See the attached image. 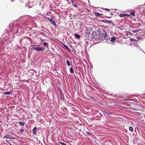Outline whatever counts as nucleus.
Segmentation results:
<instances>
[{
	"label": "nucleus",
	"instance_id": "1",
	"mask_svg": "<svg viewBox=\"0 0 145 145\" xmlns=\"http://www.w3.org/2000/svg\"><path fill=\"white\" fill-rule=\"evenodd\" d=\"M3 138H6L9 139H15V138H12V137L11 136H10V135H6L4 136L3 137Z\"/></svg>",
	"mask_w": 145,
	"mask_h": 145
},
{
	"label": "nucleus",
	"instance_id": "2",
	"mask_svg": "<svg viewBox=\"0 0 145 145\" xmlns=\"http://www.w3.org/2000/svg\"><path fill=\"white\" fill-rule=\"evenodd\" d=\"M44 50L43 47H37V49L36 50L38 52H40V51H43Z\"/></svg>",
	"mask_w": 145,
	"mask_h": 145
},
{
	"label": "nucleus",
	"instance_id": "3",
	"mask_svg": "<svg viewBox=\"0 0 145 145\" xmlns=\"http://www.w3.org/2000/svg\"><path fill=\"white\" fill-rule=\"evenodd\" d=\"M37 128L36 127H35L33 130V133L35 135H36L37 134Z\"/></svg>",
	"mask_w": 145,
	"mask_h": 145
},
{
	"label": "nucleus",
	"instance_id": "4",
	"mask_svg": "<svg viewBox=\"0 0 145 145\" xmlns=\"http://www.w3.org/2000/svg\"><path fill=\"white\" fill-rule=\"evenodd\" d=\"M50 22L52 24L54 25L55 26H56V23L52 19H51V20L50 21Z\"/></svg>",
	"mask_w": 145,
	"mask_h": 145
},
{
	"label": "nucleus",
	"instance_id": "5",
	"mask_svg": "<svg viewBox=\"0 0 145 145\" xmlns=\"http://www.w3.org/2000/svg\"><path fill=\"white\" fill-rule=\"evenodd\" d=\"M140 47L137 45H135V48H134V49L135 50H139V49H140Z\"/></svg>",
	"mask_w": 145,
	"mask_h": 145
},
{
	"label": "nucleus",
	"instance_id": "6",
	"mask_svg": "<svg viewBox=\"0 0 145 145\" xmlns=\"http://www.w3.org/2000/svg\"><path fill=\"white\" fill-rule=\"evenodd\" d=\"M128 16V15L127 14H120V16L121 17L126 16Z\"/></svg>",
	"mask_w": 145,
	"mask_h": 145
},
{
	"label": "nucleus",
	"instance_id": "7",
	"mask_svg": "<svg viewBox=\"0 0 145 145\" xmlns=\"http://www.w3.org/2000/svg\"><path fill=\"white\" fill-rule=\"evenodd\" d=\"M18 123L21 126H23L25 125V122L23 121H19Z\"/></svg>",
	"mask_w": 145,
	"mask_h": 145
},
{
	"label": "nucleus",
	"instance_id": "8",
	"mask_svg": "<svg viewBox=\"0 0 145 145\" xmlns=\"http://www.w3.org/2000/svg\"><path fill=\"white\" fill-rule=\"evenodd\" d=\"M103 21L104 22L109 24L112 23V20H103Z\"/></svg>",
	"mask_w": 145,
	"mask_h": 145
},
{
	"label": "nucleus",
	"instance_id": "9",
	"mask_svg": "<svg viewBox=\"0 0 145 145\" xmlns=\"http://www.w3.org/2000/svg\"><path fill=\"white\" fill-rule=\"evenodd\" d=\"M43 45L44 46H46L48 48V44L47 42H44L43 43Z\"/></svg>",
	"mask_w": 145,
	"mask_h": 145
},
{
	"label": "nucleus",
	"instance_id": "10",
	"mask_svg": "<svg viewBox=\"0 0 145 145\" xmlns=\"http://www.w3.org/2000/svg\"><path fill=\"white\" fill-rule=\"evenodd\" d=\"M135 12L134 10L131 11L130 13V14L132 15L133 16H135Z\"/></svg>",
	"mask_w": 145,
	"mask_h": 145
},
{
	"label": "nucleus",
	"instance_id": "11",
	"mask_svg": "<svg viewBox=\"0 0 145 145\" xmlns=\"http://www.w3.org/2000/svg\"><path fill=\"white\" fill-rule=\"evenodd\" d=\"M116 40V39L114 37H112L110 41L112 42H114Z\"/></svg>",
	"mask_w": 145,
	"mask_h": 145
},
{
	"label": "nucleus",
	"instance_id": "12",
	"mask_svg": "<svg viewBox=\"0 0 145 145\" xmlns=\"http://www.w3.org/2000/svg\"><path fill=\"white\" fill-rule=\"evenodd\" d=\"M70 72L71 73L73 74L74 73L73 69L72 68H71V67L70 68Z\"/></svg>",
	"mask_w": 145,
	"mask_h": 145
},
{
	"label": "nucleus",
	"instance_id": "13",
	"mask_svg": "<svg viewBox=\"0 0 145 145\" xmlns=\"http://www.w3.org/2000/svg\"><path fill=\"white\" fill-rule=\"evenodd\" d=\"M63 44V46H64V47L65 48H66L68 50H69V51H70V49L69 48V47H68V46H66V45H65L64 44Z\"/></svg>",
	"mask_w": 145,
	"mask_h": 145
},
{
	"label": "nucleus",
	"instance_id": "14",
	"mask_svg": "<svg viewBox=\"0 0 145 145\" xmlns=\"http://www.w3.org/2000/svg\"><path fill=\"white\" fill-rule=\"evenodd\" d=\"M129 129L131 132H133V128L132 127H129Z\"/></svg>",
	"mask_w": 145,
	"mask_h": 145
},
{
	"label": "nucleus",
	"instance_id": "15",
	"mask_svg": "<svg viewBox=\"0 0 145 145\" xmlns=\"http://www.w3.org/2000/svg\"><path fill=\"white\" fill-rule=\"evenodd\" d=\"M74 36L75 37H76L78 39H79L80 38V35L76 34H74Z\"/></svg>",
	"mask_w": 145,
	"mask_h": 145
},
{
	"label": "nucleus",
	"instance_id": "16",
	"mask_svg": "<svg viewBox=\"0 0 145 145\" xmlns=\"http://www.w3.org/2000/svg\"><path fill=\"white\" fill-rule=\"evenodd\" d=\"M66 63L67 64V65L68 66H70V61L69 60H67Z\"/></svg>",
	"mask_w": 145,
	"mask_h": 145
},
{
	"label": "nucleus",
	"instance_id": "17",
	"mask_svg": "<svg viewBox=\"0 0 145 145\" xmlns=\"http://www.w3.org/2000/svg\"><path fill=\"white\" fill-rule=\"evenodd\" d=\"M95 14V15L97 16H100V15L99 12H96Z\"/></svg>",
	"mask_w": 145,
	"mask_h": 145
},
{
	"label": "nucleus",
	"instance_id": "18",
	"mask_svg": "<svg viewBox=\"0 0 145 145\" xmlns=\"http://www.w3.org/2000/svg\"><path fill=\"white\" fill-rule=\"evenodd\" d=\"M4 94L5 95H8L10 94H11V93L10 92H4Z\"/></svg>",
	"mask_w": 145,
	"mask_h": 145
},
{
	"label": "nucleus",
	"instance_id": "19",
	"mask_svg": "<svg viewBox=\"0 0 145 145\" xmlns=\"http://www.w3.org/2000/svg\"><path fill=\"white\" fill-rule=\"evenodd\" d=\"M61 98L62 100H64V97L63 94L61 95Z\"/></svg>",
	"mask_w": 145,
	"mask_h": 145
},
{
	"label": "nucleus",
	"instance_id": "20",
	"mask_svg": "<svg viewBox=\"0 0 145 145\" xmlns=\"http://www.w3.org/2000/svg\"><path fill=\"white\" fill-rule=\"evenodd\" d=\"M139 31V30L138 29H137L136 30H133V33H136L138 32Z\"/></svg>",
	"mask_w": 145,
	"mask_h": 145
},
{
	"label": "nucleus",
	"instance_id": "21",
	"mask_svg": "<svg viewBox=\"0 0 145 145\" xmlns=\"http://www.w3.org/2000/svg\"><path fill=\"white\" fill-rule=\"evenodd\" d=\"M19 130L21 133H23L24 131V129L23 128H21V129H19Z\"/></svg>",
	"mask_w": 145,
	"mask_h": 145
},
{
	"label": "nucleus",
	"instance_id": "22",
	"mask_svg": "<svg viewBox=\"0 0 145 145\" xmlns=\"http://www.w3.org/2000/svg\"><path fill=\"white\" fill-rule=\"evenodd\" d=\"M105 113L108 116L109 115H112V114L110 113H108L106 112H105Z\"/></svg>",
	"mask_w": 145,
	"mask_h": 145
},
{
	"label": "nucleus",
	"instance_id": "23",
	"mask_svg": "<svg viewBox=\"0 0 145 145\" xmlns=\"http://www.w3.org/2000/svg\"><path fill=\"white\" fill-rule=\"evenodd\" d=\"M59 143L61 144L62 145H66V144L64 143H63L62 142H59Z\"/></svg>",
	"mask_w": 145,
	"mask_h": 145
},
{
	"label": "nucleus",
	"instance_id": "24",
	"mask_svg": "<svg viewBox=\"0 0 145 145\" xmlns=\"http://www.w3.org/2000/svg\"><path fill=\"white\" fill-rule=\"evenodd\" d=\"M36 49L37 47H33L31 48V49H32V50H36Z\"/></svg>",
	"mask_w": 145,
	"mask_h": 145
},
{
	"label": "nucleus",
	"instance_id": "25",
	"mask_svg": "<svg viewBox=\"0 0 145 145\" xmlns=\"http://www.w3.org/2000/svg\"><path fill=\"white\" fill-rule=\"evenodd\" d=\"M46 19H47L49 21V22H50V21L52 19H50V18H46Z\"/></svg>",
	"mask_w": 145,
	"mask_h": 145
},
{
	"label": "nucleus",
	"instance_id": "26",
	"mask_svg": "<svg viewBox=\"0 0 145 145\" xmlns=\"http://www.w3.org/2000/svg\"><path fill=\"white\" fill-rule=\"evenodd\" d=\"M73 5L75 7L78 8V6L77 5L73 4Z\"/></svg>",
	"mask_w": 145,
	"mask_h": 145
},
{
	"label": "nucleus",
	"instance_id": "27",
	"mask_svg": "<svg viewBox=\"0 0 145 145\" xmlns=\"http://www.w3.org/2000/svg\"><path fill=\"white\" fill-rule=\"evenodd\" d=\"M72 3L73 4L74 3V0H70Z\"/></svg>",
	"mask_w": 145,
	"mask_h": 145
},
{
	"label": "nucleus",
	"instance_id": "28",
	"mask_svg": "<svg viewBox=\"0 0 145 145\" xmlns=\"http://www.w3.org/2000/svg\"><path fill=\"white\" fill-rule=\"evenodd\" d=\"M105 9L106 11H109L110 10L109 9L107 8H105Z\"/></svg>",
	"mask_w": 145,
	"mask_h": 145
},
{
	"label": "nucleus",
	"instance_id": "29",
	"mask_svg": "<svg viewBox=\"0 0 145 145\" xmlns=\"http://www.w3.org/2000/svg\"><path fill=\"white\" fill-rule=\"evenodd\" d=\"M6 141L10 145H12V144L10 143L7 140H6Z\"/></svg>",
	"mask_w": 145,
	"mask_h": 145
},
{
	"label": "nucleus",
	"instance_id": "30",
	"mask_svg": "<svg viewBox=\"0 0 145 145\" xmlns=\"http://www.w3.org/2000/svg\"><path fill=\"white\" fill-rule=\"evenodd\" d=\"M106 33H105V36H106ZM106 36H105V37H104V39H106Z\"/></svg>",
	"mask_w": 145,
	"mask_h": 145
},
{
	"label": "nucleus",
	"instance_id": "31",
	"mask_svg": "<svg viewBox=\"0 0 145 145\" xmlns=\"http://www.w3.org/2000/svg\"><path fill=\"white\" fill-rule=\"evenodd\" d=\"M86 133H87V134H89V135H90V133H89V132L87 131V132H86Z\"/></svg>",
	"mask_w": 145,
	"mask_h": 145
},
{
	"label": "nucleus",
	"instance_id": "32",
	"mask_svg": "<svg viewBox=\"0 0 145 145\" xmlns=\"http://www.w3.org/2000/svg\"><path fill=\"white\" fill-rule=\"evenodd\" d=\"M31 46H35L33 45H31Z\"/></svg>",
	"mask_w": 145,
	"mask_h": 145
},
{
	"label": "nucleus",
	"instance_id": "33",
	"mask_svg": "<svg viewBox=\"0 0 145 145\" xmlns=\"http://www.w3.org/2000/svg\"><path fill=\"white\" fill-rule=\"evenodd\" d=\"M111 14V15H113V14Z\"/></svg>",
	"mask_w": 145,
	"mask_h": 145
},
{
	"label": "nucleus",
	"instance_id": "34",
	"mask_svg": "<svg viewBox=\"0 0 145 145\" xmlns=\"http://www.w3.org/2000/svg\"><path fill=\"white\" fill-rule=\"evenodd\" d=\"M144 5L145 6V3H144Z\"/></svg>",
	"mask_w": 145,
	"mask_h": 145
},
{
	"label": "nucleus",
	"instance_id": "35",
	"mask_svg": "<svg viewBox=\"0 0 145 145\" xmlns=\"http://www.w3.org/2000/svg\"><path fill=\"white\" fill-rule=\"evenodd\" d=\"M137 38H138V39H139V38H138V37H137Z\"/></svg>",
	"mask_w": 145,
	"mask_h": 145
}]
</instances>
